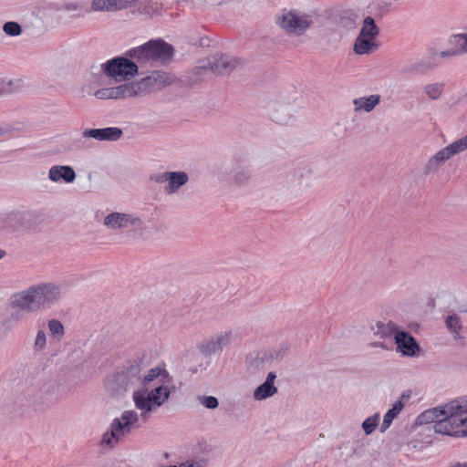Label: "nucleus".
<instances>
[{
  "mask_svg": "<svg viewBox=\"0 0 467 467\" xmlns=\"http://www.w3.org/2000/svg\"><path fill=\"white\" fill-rule=\"evenodd\" d=\"M57 384L52 380L38 381L29 391V404L36 410H45L57 400Z\"/></svg>",
  "mask_w": 467,
  "mask_h": 467,
  "instance_id": "obj_8",
  "label": "nucleus"
},
{
  "mask_svg": "<svg viewBox=\"0 0 467 467\" xmlns=\"http://www.w3.org/2000/svg\"><path fill=\"white\" fill-rule=\"evenodd\" d=\"M95 97L99 99H113L112 88H102L95 92Z\"/></svg>",
  "mask_w": 467,
  "mask_h": 467,
  "instance_id": "obj_40",
  "label": "nucleus"
},
{
  "mask_svg": "<svg viewBox=\"0 0 467 467\" xmlns=\"http://www.w3.org/2000/svg\"><path fill=\"white\" fill-rule=\"evenodd\" d=\"M253 177V171L249 167H244L237 171L234 180L238 186L247 185Z\"/></svg>",
  "mask_w": 467,
  "mask_h": 467,
  "instance_id": "obj_32",
  "label": "nucleus"
},
{
  "mask_svg": "<svg viewBox=\"0 0 467 467\" xmlns=\"http://www.w3.org/2000/svg\"><path fill=\"white\" fill-rule=\"evenodd\" d=\"M389 3H387V2H381L379 4H378V10L382 14L383 12L384 13H387L388 12V8L389 6Z\"/></svg>",
  "mask_w": 467,
  "mask_h": 467,
  "instance_id": "obj_51",
  "label": "nucleus"
},
{
  "mask_svg": "<svg viewBox=\"0 0 467 467\" xmlns=\"http://www.w3.org/2000/svg\"><path fill=\"white\" fill-rule=\"evenodd\" d=\"M3 31L9 36H18L22 34V26L16 21L5 22L3 26Z\"/></svg>",
  "mask_w": 467,
  "mask_h": 467,
  "instance_id": "obj_35",
  "label": "nucleus"
},
{
  "mask_svg": "<svg viewBox=\"0 0 467 467\" xmlns=\"http://www.w3.org/2000/svg\"><path fill=\"white\" fill-rule=\"evenodd\" d=\"M199 36H188V43L197 47Z\"/></svg>",
  "mask_w": 467,
  "mask_h": 467,
  "instance_id": "obj_52",
  "label": "nucleus"
},
{
  "mask_svg": "<svg viewBox=\"0 0 467 467\" xmlns=\"http://www.w3.org/2000/svg\"><path fill=\"white\" fill-rule=\"evenodd\" d=\"M85 7V4L82 2H71L65 4L61 9H64L67 12L70 11H81Z\"/></svg>",
  "mask_w": 467,
  "mask_h": 467,
  "instance_id": "obj_41",
  "label": "nucleus"
},
{
  "mask_svg": "<svg viewBox=\"0 0 467 467\" xmlns=\"http://www.w3.org/2000/svg\"><path fill=\"white\" fill-rule=\"evenodd\" d=\"M122 136L123 130L118 127L86 129L82 131V138H91L99 141H117Z\"/></svg>",
  "mask_w": 467,
  "mask_h": 467,
  "instance_id": "obj_18",
  "label": "nucleus"
},
{
  "mask_svg": "<svg viewBox=\"0 0 467 467\" xmlns=\"http://www.w3.org/2000/svg\"><path fill=\"white\" fill-rule=\"evenodd\" d=\"M82 140L81 139L75 141V150H80L82 148Z\"/></svg>",
  "mask_w": 467,
  "mask_h": 467,
  "instance_id": "obj_53",
  "label": "nucleus"
},
{
  "mask_svg": "<svg viewBox=\"0 0 467 467\" xmlns=\"http://www.w3.org/2000/svg\"><path fill=\"white\" fill-rule=\"evenodd\" d=\"M104 224L111 229L126 228L128 226H141L142 222L139 217L130 214L111 213L104 219Z\"/></svg>",
  "mask_w": 467,
  "mask_h": 467,
  "instance_id": "obj_19",
  "label": "nucleus"
},
{
  "mask_svg": "<svg viewBox=\"0 0 467 467\" xmlns=\"http://www.w3.org/2000/svg\"><path fill=\"white\" fill-rule=\"evenodd\" d=\"M48 179L54 182L72 183L76 180V172L69 165H54L48 171Z\"/></svg>",
  "mask_w": 467,
  "mask_h": 467,
  "instance_id": "obj_21",
  "label": "nucleus"
},
{
  "mask_svg": "<svg viewBox=\"0 0 467 467\" xmlns=\"http://www.w3.org/2000/svg\"><path fill=\"white\" fill-rule=\"evenodd\" d=\"M462 34L452 35L449 39V47L457 52L458 56L462 55Z\"/></svg>",
  "mask_w": 467,
  "mask_h": 467,
  "instance_id": "obj_39",
  "label": "nucleus"
},
{
  "mask_svg": "<svg viewBox=\"0 0 467 467\" xmlns=\"http://www.w3.org/2000/svg\"><path fill=\"white\" fill-rule=\"evenodd\" d=\"M379 33L380 30L379 27L376 25L375 19L369 16H366L363 20V26L359 35L370 39H376Z\"/></svg>",
  "mask_w": 467,
  "mask_h": 467,
  "instance_id": "obj_26",
  "label": "nucleus"
},
{
  "mask_svg": "<svg viewBox=\"0 0 467 467\" xmlns=\"http://www.w3.org/2000/svg\"><path fill=\"white\" fill-rule=\"evenodd\" d=\"M358 15L351 10L343 11L337 16V24L348 30L354 29L357 26Z\"/></svg>",
  "mask_w": 467,
  "mask_h": 467,
  "instance_id": "obj_27",
  "label": "nucleus"
},
{
  "mask_svg": "<svg viewBox=\"0 0 467 467\" xmlns=\"http://www.w3.org/2000/svg\"><path fill=\"white\" fill-rule=\"evenodd\" d=\"M172 82L171 77L161 70H153L149 76L142 78L139 81H133L138 96L146 95L155 90H159Z\"/></svg>",
  "mask_w": 467,
  "mask_h": 467,
  "instance_id": "obj_11",
  "label": "nucleus"
},
{
  "mask_svg": "<svg viewBox=\"0 0 467 467\" xmlns=\"http://www.w3.org/2000/svg\"><path fill=\"white\" fill-rule=\"evenodd\" d=\"M91 8L94 11L107 10V5L105 3V0H93L91 4Z\"/></svg>",
  "mask_w": 467,
  "mask_h": 467,
  "instance_id": "obj_45",
  "label": "nucleus"
},
{
  "mask_svg": "<svg viewBox=\"0 0 467 467\" xmlns=\"http://www.w3.org/2000/svg\"><path fill=\"white\" fill-rule=\"evenodd\" d=\"M135 86L133 81L129 83H124L121 85H119L115 88H112L113 89V99H125V98H130V97H137V92L135 89Z\"/></svg>",
  "mask_w": 467,
  "mask_h": 467,
  "instance_id": "obj_29",
  "label": "nucleus"
},
{
  "mask_svg": "<svg viewBox=\"0 0 467 467\" xmlns=\"http://www.w3.org/2000/svg\"><path fill=\"white\" fill-rule=\"evenodd\" d=\"M189 181L188 173L182 171H170L168 175V184L164 187L166 194H173L185 185Z\"/></svg>",
  "mask_w": 467,
  "mask_h": 467,
  "instance_id": "obj_22",
  "label": "nucleus"
},
{
  "mask_svg": "<svg viewBox=\"0 0 467 467\" xmlns=\"http://www.w3.org/2000/svg\"><path fill=\"white\" fill-rule=\"evenodd\" d=\"M6 254V252L4 249L0 248V259H2Z\"/></svg>",
  "mask_w": 467,
  "mask_h": 467,
  "instance_id": "obj_55",
  "label": "nucleus"
},
{
  "mask_svg": "<svg viewBox=\"0 0 467 467\" xmlns=\"http://www.w3.org/2000/svg\"><path fill=\"white\" fill-rule=\"evenodd\" d=\"M278 23L282 28L296 34H303L311 25V20L306 15L300 16L296 10H283V15L278 17Z\"/></svg>",
  "mask_w": 467,
  "mask_h": 467,
  "instance_id": "obj_14",
  "label": "nucleus"
},
{
  "mask_svg": "<svg viewBox=\"0 0 467 467\" xmlns=\"http://www.w3.org/2000/svg\"><path fill=\"white\" fill-rule=\"evenodd\" d=\"M440 65L438 52L434 48L427 50V57L410 62L401 69L403 74L423 76Z\"/></svg>",
  "mask_w": 467,
  "mask_h": 467,
  "instance_id": "obj_15",
  "label": "nucleus"
},
{
  "mask_svg": "<svg viewBox=\"0 0 467 467\" xmlns=\"http://www.w3.org/2000/svg\"><path fill=\"white\" fill-rule=\"evenodd\" d=\"M420 424L433 423L434 432L454 436H467V397L453 400L442 407H435L418 417Z\"/></svg>",
  "mask_w": 467,
  "mask_h": 467,
  "instance_id": "obj_2",
  "label": "nucleus"
},
{
  "mask_svg": "<svg viewBox=\"0 0 467 467\" xmlns=\"http://www.w3.org/2000/svg\"><path fill=\"white\" fill-rule=\"evenodd\" d=\"M175 53L173 46L162 38H152L146 43L127 50V55L140 66L167 65Z\"/></svg>",
  "mask_w": 467,
  "mask_h": 467,
  "instance_id": "obj_5",
  "label": "nucleus"
},
{
  "mask_svg": "<svg viewBox=\"0 0 467 467\" xmlns=\"http://www.w3.org/2000/svg\"><path fill=\"white\" fill-rule=\"evenodd\" d=\"M102 72L115 81H126L139 74V64L127 55L117 56L101 65Z\"/></svg>",
  "mask_w": 467,
  "mask_h": 467,
  "instance_id": "obj_7",
  "label": "nucleus"
},
{
  "mask_svg": "<svg viewBox=\"0 0 467 467\" xmlns=\"http://www.w3.org/2000/svg\"><path fill=\"white\" fill-rule=\"evenodd\" d=\"M443 88L444 84L442 83L428 84L424 87V91L429 99H438L443 91Z\"/></svg>",
  "mask_w": 467,
  "mask_h": 467,
  "instance_id": "obj_33",
  "label": "nucleus"
},
{
  "mask_svg": "<svg viewBox=\"0 0 467 467\" xmlns=\"http://www.w3.org/2000/svg\"><path fill=\"white\" fill-rule=\"evenodd\" d=\"M143 363L141 359L129 361L120 370L117 371L113 378L108 382V389L116 394H123L130 389L141 387L146 388L158 379L159 368H151L142 373Z\"/></svg>",
  "mask_w": 467,
  "mask_h": 467,
  "instance_id": "obj_4",
  "label": "nucleus"
},
{
  "mask_svg": "<svg viewBox=\"0 0 467 467\" xmlns=\"http://www.w3.org/2000/svg\"><path fill=\"white\" fill-rule=\"evenodd\" d=\"M378 47L379 45L375 42V39L358 35L355 40L353 49L357 55H366L373 53Z\"/></svg>",
  "mask_w": 467,
  "mask_h": 467,
  "instance_id": "obj_24",
  "label": "nucleus"
},
{
  "mask_svg": "<svg viewBox=\"0 0 467 467\" xmlns=\"http://www.w3.org/2000/svg\"><path fill=\"white\" fill-rule=\"evenodd\" d=\"M197 400L203 407L209 410H214L219 405V401L214 396L200 395L197 397Z\"/></svg>",
  "mask_w": 467,
  "mask_h": 467,
  "instance_id": "obj_37",
  "label": "nucleus"
},
{
  "mask_svg": "<svg viewBox=\"0 0 467 467\" xmlns=\"http://www.w3.org/2000/svg\"><path fill=\"white\" fill-rule=\"evenodd\" d=\"M47 347V335L44 330L39 329L36 332V336L34 342V348L36 351H42Z\"/></svg>",
  "mask_w": 467,
  "mask_h": 467,
  "instance_id": "obj_38",
  "label": "nucleus"
},
{
  "mask_svg": "<svg viewBox=\"0 0 467 467\" xmlns=\"http://www.w3.org/2000/svg\"><path fill=\"white\" fill-rule=\"evenodd\" d=\"M47 328L50 337L57 342H60L66 333L64 325L60 320L52 318L47 321Z\"/></svg>",
  "mask_w": 467,
  "mask_h": 467,
  "instance_id": "obj_28",
  "label": "nucleus"
},
{
  "mask_svg": "<svg viewBox=\"0 0 467 467\" xmlns=\"http://www.w3.org/2000/svg\"><path fill=\"white\" fill-rule=\"evenodd\" d=\"M182 467H206V462L204 460H190L182 462Z\"/></svg>",
  "mask_w": 467,
  "mask_h": 467,
  "instance_id": "obj_44",
  "label": "nucleus"
},
{
  "mask_svg": "<svg viewBox=\"0 0 467 467\" xmlns=\"http://www.w3.org/2000/svg\"><path fill=\"white\" fill-rule=\"evenodd\" d=\"M449 467H467V463L466 462H464V463L456 462Z\"/></svg>",
  "mask_w": 467,
  "mask_h": 467,
  "instance_id": "obj_54",
  "label": "nucleus"
},
{
  "mask_svg": "<svg viewBox=\"0 0 467 467\" xmlns=\"http://www.w3.org/2000/svg\"><path fill=\"white\" fill-rule=\"evenodd\" d=\"M107 11L120 10L119 8V0H105Z\"/></svg>",
  "mask_w": 467,
  "mask_h": 467,
  "instance_id": "obj_47",
  "label": "nucleus"
},
{
  "mask_svg": "<svg viewBox=\"0 0 467 467\" xmlns=\"http://www.w3.org/2000/svg\"><path fill=\"white\" fill-rule=\"evenodd\" d=\"M5 220L14 231L33 230L43 222V214L37 211H12Z\"/></svg>",
  "mask_w": 467,
  "mask_h": 467,
  "instance_id": "obj_9",
  "label": "nucleus"
},
{
  "mask_svg": "<svg viewBox=\"0 0 467 467\" xmlns=\"http://www.w3.org/2000/svg\"><path fill=\"white\" fill-rule=\"evenodd\" d=\"M61 296L60 286L53 283H40L14 293L8 299L7 322L19 323L26 315L49 309Z\"/></svg>",
  "mask_w": 467,
  "mask_h": 467,
  "instance_id": "obj_1",
  "label": "nucleus"
},
{
  "mask_svg": "<svg viewBox=\"0 0 467 467\" xmlns=\"http://www.w3.org/2000/svg\"><path fill=\"white\" fill-rule=\"evenodd\" d=\"M211 44V39L208 36H200L198 38L197 47H207Z\"/></svg>",
  "mask_w": 467,
  "mask_h": 467,
  "instance_id": "obj_48",
  "label": "nucleus"
},
{
  "mask_svg": "<svg viewBox=\"0 0 467 467\" xmlns=\"http://www.w3.org/2000/svg\"><path fill=\"white\" fill-rule=\"evenodd\" d=\"M161 4L158 0H149L141 8H139L140 14L151 16L161 8Z\"/></svg>",
  "mask_w": 467,
  "mask_h": 467,
  "instance_id": "obj_36",
  "label": "nucleus"
},
{
  "mask_svg": "<svg viewBox=\"0 0 467 467\" xmlns=\"http://www.w3.org/2000/svg\"><path fill=\"white\" fill-rule=\"evenodd\" d=\"M237 64L238 60L236 58L227 54L217 53L211 58L202 61V65L196 67L195 71L201 73L202 70L210 69L216 75H227L237 67Z\"/></svg>",
  "mask_w": 467,
  "mask_h": 467,
  "instance_id": "obj_12",
  "label": "nucleus"
},
{
  "mask_svg": "<svg viewBox=\"0 0 467 467\" xmlns=\"http://www.w3.org/2000/svg\"><path fill=\"white\" fill-rule=\"evenodd\" d=\"M462 46H461V51L462 55L467 53V34H462Z\"/></svg>",
  "mask_w": 467,
  "mask_h": 467,
  "instance_id": "obj_50",
  "label": "nucleus"
},
{
  "mask_svg": "<svg viewBox=\"0 0 467 467\" xmlns=\"http://www.w3.org/2000/svg\"><path fill=\"white\" fill-rule=\"evenodd\" d=\"M446 327L453 334L455 339L461 337V329L462 323L457 314L449 315L445 319Z\"/></svg>",
  "mask_w": 467,
  "mask_h": 467,
  "instance_id": "obj_31",
  "label": "nucleus"
},
{
  "mask_svg": "<svg viewBox=\"0 0 467 467\" xmlns=\"http://www.w3.org/2000/svg\"><path fill=\"white\" fill-rule=\"evenodd\" d=\"M151 389H140L133 391L132 399L136 409L140 410V417L147 420L151 411L160 408L171 395L172 379L165 370L159 368L158 379L150 382Z\"/></svg>",
  "mask_w": 467,
  "mask_h": 467,
  "instance_id": "obj_3",
  "label": "nucleus"
},
{
  "mask_svg": "<svg viewBox=\"0 0 467 467\" xmlns=\"http://www.w3.org/2000/svg\"><path fill=\"white\" fill-rule=\"evenodd\" d=\"M275 379L276 374L273 371L269 372L265 380L254 390V400L260 401L276 394L277 388L275 386Z\"/></svg>",
  "mask_w": 467,
  "mask_h": 467,
  "instance_id": "obj_20",
  "label": "nucleus"
},
{
  "mask_svg": "<svg viewBox=\"0 0 467 467\" xmlns=\"http://www.w3.org/2000/svg\"><path fill=\"white\" fill-rule=\"evenodd\" d=\"M379 413H375L374 415L368 417L362 423V429H363L364 432L367 435H369L372 432H374V431L376 430V428L379 425Z\"/></svg>",
  "mask_w": 467,
  "mask_h": 467,
  "instance_id": "obj_34",
  "label": "nucleus"
},
{
  "mask_svg": "<svg viewBox=\"0 0 467 467\" xmlns=\"http://www.w3.org/2000/svg\"><path fill=\"white\" fill-rule=\"evenodd\" d=\"M170 171H164V172H161V173H155V174H151L150 176V181H154L156 182L157 183H163V182H168V175H169Z\"/></svg>",
  "mask_w": 467,
  "mask_h": 467,
  "instance_id": "obj_43",
  "label": "nucleus"
},
{
  "mask_svg": "<svg viewBox=\"0 0 467 467\" xmlns=\"http://www.w3.org/2000/svg\"><path fill=\"white\" fill-rule=\"evenodd\" d=\"M380 101L379 95H371L369 97H363L354 99V104L357 109H364L366 112H370Z\"/></svg>",
  "mask_w": 467,
  "mask_h": 467,
  "instance_id": "obj_30",
  "label": "nucleus"
},
{
  "mask_svg": "<svg viewBox=\"0 0 467 467\" xmlns=\"http://www.w3.org/2000/svg\"><path fill=\"white\" fill-rule=\"evenodd\" d=\"M171 467H182V465L181 463L179 466H177V465H171Z\"/></svg>",
  "mask_w": 467,
  "mask_h": 467,
  "instance_id": "obj_56",
  "label": "nucleus"
},
{
  "mask_svg": "<svg viewBox=\"0 0 467 467\" xmlns=\"http://www.w3.org/2000/svg\"><path fill=\"white\" fill-rule=\"evenodd\" d=\"M371 331L375 337L382 341L373 342V348H382L384 350H392L393 342L390 340L395 337V334L400 330L399 327L392 321H378L371 326Z\"/></svg>",
  "mask_w": 467,
  "mask_h": 467,
  "instance_id": "obj_13",
  "label": "nucleus"
},
{
  "mask_svg": "<svg viewBox=\"0 0 467 467\" xmlns=\"http://www.w3.org/2000/svg\"><path fill=\"white\" fill-rule=\"evenodd\" d=\"M139 0H119V8L124 9L129 6H131L134 3L138 2Z\"/></svg>",
  "mask_w": 467,
  "mask_h": 467,
  "instance_id": "obj_49",
  "label": "nucleus"
},
{
  "mask_svg": "<svg viewBox=\"0 0 467 467\" xmlns=\"http://www.w3.org/2000/svg\"><path fill=\"white\" fill-rule=\"evenodd\" d=\"M285 349H273V350H265L261 353H259L255 358V362L257 364V367L262 366H267L272 363L273 360H279L281 359L285 355Z\"/></svg>",
  "mask_w": 467,
  "mask_h": 467,
  "instance_id": "obj_25",
  "label": "nucleus"
},
{
  "mask_svg": "<svg viewBox=\"0 0 467 467\" xmlns=\"http://www.w3.org/2000/svg\"><path fill=\"white\" fill-rule=\"evenodd\" d=\"M467 149V135L436 152L427 162L425 173L435 172L446 161Z\"/></svg>",
  "mask_w": 467,
  "mask_h": 467,
  "instance_id": "obj_10",
  "label": "nucleus"
},
{
  "mask_svg": "<svg viewBox=\"0 0 467 467\" xmlns=\"http://www.w3.org/2000/svg\"><path fill=\"white\" fill-rule=\"evenodd\" d=\"M457 56H458L457 52H455L450 47L446 50H443L440 53L438 52V57H441V58H451V57H454Z\"/></svg>",
  "mask_w": 467,
  "mask_h": 467,
  "instance_id": "obj_46",
  "label": "nucleus"
},
{
  "mask_svg": "<svg viewBox=\"0 0 467 467\" xmlns=\"http://www.w3.org/2000/svg\"><path fill=\"white\" fill-rule=\"evenodd\" d=\"M400 357L417 358L420 353V347L415 337L409 332L400 329L395 334L393 346Z\"/></svg>",
  "mask_w": 467,
  "mask_h": 467,
  "instance_id": "obj_16",
  "label": "nucleus"
},
{
  "mask_svg": "<svg viewBox=\"0 0 467 467\" xmlns=\"http://www.w3.org/2000/svg\"><path fill=\"white\" fill-rule=\"evenodd\" d=\"M232 341V332L217 333L200 345L201 352L205 356L221 353Z\"/></svg>",
  "mask_w": 467,
  "mask_h": 467,
  "instance_id": "obj_17",
  "label": "nucleus"
},
{
  "mask_svg": "<svg viewBox=\"0 0 467 467\" xmlns=\"http://www.w3.org/2000/svg\"><path fill=\"white\" fill-rule=\"evenodd\" d=\"M410 395L402 394L400 398L394 402L392 408L389 409L383 417V421L380 426V431L384 432L391 425L392 420L400 414L404 408V402L409 400Z\"/></svg>",
  "mask_w": 467,
  "mask_h": 467,
  "instance_id": "obj_23",
  "label": "nucleus"
},
{
  "mask_svg": "<svg viewBox=\"0 0 467 467\" xmlns=\"http://www.w3.org/2000/svg\"><path fill=\"white\" fill-rule=\"evenodd\" d=\"M139 421V414L135 410H125L120 417L113 419L109 430L101 438L103 447L113 448L122 437L130 433L134 425Z\"/></svg>",
  "mask_w": 467,
  "mask_h": 467,
  "instance_id": "obj_6",
  "label": "nucleus"
},
{
  "mask_svg": "<svg viewBox=\"0 0 467 467\" xmlns=\"http://www.w3.org/2000/svg\"><path fill=\"white\" fill-rule=\"evenodd\" d=\"M13 82L12 80H6L5 78H0V96L10 93L12 91L11 86Z\"/></svg>",
  "mask_w": 467,
  "mask_h": 467,
  "instance_id": "obj_42",
  "label": "nucleus"
}]
</instances>
